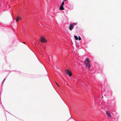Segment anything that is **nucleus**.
Segmentation results:
<instances>
[{
  "instance_id": "0eeeda50",
  "label": "nucleus",
  "mask_w": 121,
  "mask_h": 121,
  "mask_svg": "<svg viewBox=\"0 0 121 121\" xmlns=\"http://www.w3.org/2000/svg\"><path fill=\"white\" fill-rule=\"evenodd\" d=\"M86 66L87 67H88V68L89 69V68H90V67H91V66H90V64L89 63L87 64H86Z\"/></svg>"
},
{
  "instance_id": "f8f14e48",
  "label": "nucleus",
  "mask_w": 121,
  "mask_h": 121,
  "mask_svg": "<svg viewBox=\"0 0 121 121\" xmlns=\"http://www.w3.org/2000/svg\"><path fill=\"white\" fill-rule=\"evenodd\" d=\"M78 40H81V38L80 36H79Z\"/></svg>"
},
{
  "instance_id": "9d476101",
  "label": "nucleus",
  "mask_w": 121,
  "mask_h": 121,
  "mask_svg": "<svg viewBox=\"0 0 121 121\" xmlns=\"http://www.w3.org/2000/svg\"><path fill=\"white\" fill-rule=\"evenodd\" d=\"M74 37L75 39L76 40H78V37L77 36H76V35H75Z\"/></svg>"
},
{
  "instance_id": "423d86ee",
  "label": "nucleus",
  "mask_w": 121,
  "mask_h": 121,
  "mask_svg": "<svg viewBox=\"0 0 121 121\" xmlns=\"http://www.w3.org/2000/svg\"><path fill=\"white\" fill-rule=\"evenodd\" d=\"M59 9L61 10H63L64 9L63 6L61 5L60 6Z\"/></svg>"
},
{
  "instance_id": "7ed1b4c3",
  "label": "nucleus",
  "mask_w": 121,
  "mask_h": 121,
  "mask_svg": "<svg viewBox=\"0 0 121 121\" xmlns=\"http://www.w3.org/2000/svg\"><path fill=\"white\" fill-rule=\"evenodd\" d=\"M40 41L41 42L43 43H45L47 42V40L43 37H41Z\"/></svg>"
},
{
  "instance_id": "9b49d317",
  "label": "nucleus",
  "mask_w": 121,
  "mask_h": 121,
  "mask_svg": "<svg viewBox=\"0 0 121 121\" xmlns=\"http://www.w3.org/2000/svg\"><path fill=\"white\" fill-rule=\"evenodd\" d=\"M64 1H63V2H62L61 5H62V6H63V5H64Z\"/></svg>"
},
{
  "instance_id": "1a4fd4ad",
  "label": "nucleus",
  "mask_w": 121,
  "mask_h": 121,
  "mask_svg": "<svg viewBox=\"0 0 121 121\" xmlns=\"http://www.w3.org/2000/svg\"><path fill=\"white\" fill-rule=\"evenodd\" d=\"M57 97H56L57 98H61V97H60V96L58 94H57Z\"/></svg>"
},
{
  "instance_id": "dca6fc26",
  "label": "nucleus",
  "mask_w": 121,
  "mask_h": 121,
  "mask_svg": "<svg viewBox=\"0 0 121 121\" xmlns=\"http://www.w3.org/2000/svg\"><path fill=\"white\" fill-rule=\"evenodd\" d=\"M17 17H18V16H17Z\"/></svg>"
},
{
  "instance_id": "f03ea898",
  "label": "nucleus",
  "mask_w": 121,
  "mask_h": 121,
  "mask_svg": "<svg viewBox=\"0 0 121 121\" xmlns=\"http://www.w3.org/2000/svg\"><path fill=\"white\" fill-rule=\"evenodd\" d=\"M74 27V26L73 24H69V28L70 30H72Z\"/></svg>"
},
{
  "instance_id": "20e7f679",
  "label": "nucleus",
  "mask_w": 121,
  "mask_h": 121,
  "mask_svg": "<svg viewBox=\"0 0 121 121\" xmlns=\"http://www.w3.org/2000/svg\"><path fill=\"white\" fill-rule=\"evenodd\" d=\"M89 59L88 58H86L84 62L86 64H87L89 63Z\"/></svg>"
},
{
  "instance_id": "39448f33",
  "label": "nucleus",
  "mask_w": 121,
  "mask_h": 121,
  "mask_svg": "<svg viewBox=\"0 0 121 121\" xmlns=\"http://www.w3.org/2000/svg\"><path fill=\"white\" fill-rule=\"evenodd\" d=\"M106 114L108 116L110 117H111V116L109 112L108 111H107L106 112Z\"/></svg>"
},
{
  "instance_id": "ddd939ff",
  "label": "nucleus",
  "mask_w": 121,
  "mask_h": 121,
  "mask_svg": "<svg viewBox=\"0 0 121 121\" xmlns=\"http://www.w3.org/2000/svg\"><path fill=\"white\" fill-rule=\"evenodd\" d=\"M56 84L58 86H59V85L56 82H55Z\"/></svg>"
},
{
  "instance_id": "f257e3e1",
  "label": "nucleus",
  "mask_w": 121,
  "mask_h": 121,
  "mask_svg": "<svg viewBox=\"0 0 121 121\" xmlns=\"http://www.w3.org/2000/svg\"><path fill=\"white\" fill-rule=\"evenodd\" d=\"M65 72L66 74H68L70 77H71L72 76V74L71 72L68 69H67L65 70Z\"/></svg>"
},
{
  "instance_id": "6e6552de",
  "label": "nucleus",
  "mask_w": 121,
  "mask_h": 121,
  "mask_svg": "<svg viewBox=\"0 0 121 121\" xmlns=\"http://www.w3.org/2000/svg\"><path fill=\"white\" fill-rule=\"evenodd\" d=\"M19 19H20L21 20H22V19L21 18V17H17L16 19V22H17L18 21H19Z\"/></svg>"
},
{
  "instance_id": "4468645a",
  "label": "nucleus",
  "mask_w": 121,
  "mask_h": 121,
  "mask_svg": "<svg viewBox=\"0 0 121 121\" xmlns=\"http://www.w3.org/2000/svg\"><path fill=\"white\" fill-rule=\"evenodd\" d=\"M63 0V1H64H64H65L66 0Z\"/></svg>"
},
{
  "instance_id": "2eb2a0df",
  "label": "nucleus",
  "mask_w": 121,
  "mask_h": 121,
  "mask_svg": "<svg viewBox=\"0 0 121 121\" xmlns=\"http://www.w3.org/2000/svg\"><path fill=\"white\" fill-rule=\"evenodd\" d=\"M23 43H24V44L26 43L25 42H23Z\"/></svg>"
}]
</instances>
